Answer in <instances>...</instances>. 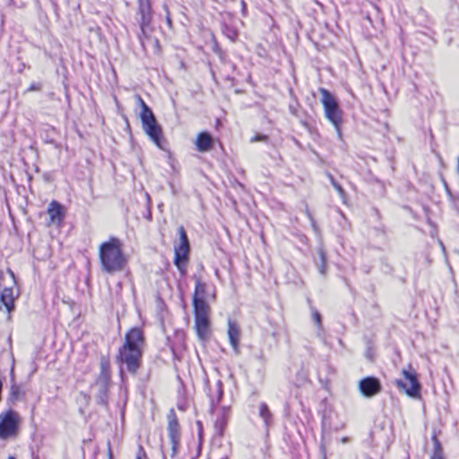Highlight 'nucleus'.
<instances>
[{
    "label": "nucleus",
    "mask_w": 459,
    "mask_h": 459,
    "mask_svg": "<svg viewBox=\"0 0 459 459\" xmlns=\"http://www.w3.org/2000/svg\"><path fill=\"white\" fill-rule=\"evenodd\" d=\"M144 335L142 329L134 327L125 335V342L119 348L117 360L125 365L127 371L135 375L141 366Z\"/></svg>",
    "instance_id": "f257e3e1"
},
{
    "label": "nucleus",
    "mask_w": 459,
    "mask_h": 459,
    "mask_svg": "<svg viewBox=\"0 0 459 459\" xmlns=\"http://www.w3.org/2000/svg\"><path fill=\"white\" fill-rule=\"evenodd\" d=\"M99 259L101 271L108 274L123 272L128 263L123 251V243L117 237H110L100 245Z\"/></svg>",
    "instance_id": "f03ea898"
},
{
    "label": "nucleus",
    "mask_w": 459,
    "mask_h": 459,
    "mask_svg": "<svg viewBox=\"0 0 459 459\" xmlns=\"http://www.w3.org/2000/svg\"><path fill=\"white\" fill-rule=\"evenodd\" d=\"M137 100L142 107L141 120L143 129L150 139L155 143L160 149L162 147V129L158 124L153 112L143 101L140 95H137Z\"/></svg>",
    "instance_id": "7ed1b4c3"
},
{
    "label": "nucleus",
    "mask_w": 459,
    "mask_h": 459,
    "mask_svg": "<svg viewBox=\"0 0 459 459\" xmlns=\"http://www.w3.org/2000/svg\"><path fill=\"white\" fill-rule=\"evenodd\" d=\"M322 104L326 118L333 125L338 136L341 138L342 111L334 97L325 88L320 89Z\"/></svg>",
    "instance_id": "20e7f679"
},
{
    "label": "nucleus",
    "mask_w": 459,
    "mask_h": 459,
    "mask_svg": "<svg viewBox=\"0 0 459 459\" xmlns=\"http://www.w3.org/2000/svg\"><path fill=\"white\" fill-rule=\"evenodd\" d=\"M194 279L195 280V287L193 296L194 309H211L208 302L210 299H215V287L202 281L199 277L194 276Z\"/></svg>",
    "instance_id": "39448f33"
},
{
    "label": "nucleus",
    "mask_w": 459,
    "mask_h": 459,
    "mask_svg": "<svg viewBox=\"0 0 459 459\" xmlns=\"http://www.w3.org/2000/svg\"><path fill=\"white\" fill-rule=\"evenodd\" d=\"M402 374L403 379H397L395 381L397 387L404 391L411 397H418L420 395V385L416 370L411 365H408L406 368L403 369Z\"/></svg>",
    "instance_id": "423d86ee"
},
{
    "label": "nucleus",
    "mask_w": 459,
    "mask_h": 459,
    "mask_svg": "<svg viewBox=\"0 0 459 459\" xmlns=\"http://www.w3.org/2000/svg\"><path fill=\"white\" fill-rule=\"evenodd\" d=\"M179 244L175 246L174 264L178 269L180 274L184 276L186 273V264L189 255V242L186 232L183 226L178 228Z\"/></svg>",
    "instance_id": "0eeeda50"
},
{
    "label": "nucleus",
    "mask_w": 459,
    "mask_h": 459,
    "mask_svg": "<svg viewBox=\"0 0 459 459\" xmlns=\"http://www.w3.org/2000/svg\"><path fill=\"white\" fill-rule=\"evenodd\" d=\"M20 423L19 414L13 411L0 414V439H8L15 437L18 434Z\"/></svg>",
    "instance_id": "6e6552de"
},
{
    "label": "nucleus",
    "mask_w": 459,
    "mask_h": 459,
    "mask_svg": "<svg viewBox=\"0 0 459 459\" xmlns=\"http://www.w3.org/2000/svg\"><path fill=\"white\" fill-rule=\"evenodd\" d=\"M210 311L211 309H194L195 329L201 341H206L210 336Z\"/></svg>",
    "instance_id": "1a4fd4ad"
},
{
    "label": "nucleus",
    "mask_w": 459,
    "mask_h": 459,
    "mask_svg": "<svg viewBox=\"0 0 459 459\" xmlns=\"http://www.w3.org/2000/svg\"><path fill=\"white\" fill-rule=\"evenodd\" d=\"M359 388L365 397H372L380 392L381 384L377 378L367 377L359 381Z\"/></svg>",
    "instance_id": "9d476101"
},
{
    "label": "nucleus",
    "mask_w": 459,
    "mask_h": 459,
    "mask_svg": "<svg viewBox=\"0 0 459 459\" xmlns=\"http://www.w3.org/2000/svg\"><path fill=\"white\" fill-rule=\"evenodd\" d=\"M168 435L169 440H180V427L174 409L168 414Z\"/></svg>",
    "instance_id": "9b49d317"
},
{
    "label": "nucleus",
    "mask_w": 459,
    "mask_h": 459,
    "mask_svg": "<svg viewBox=\"0 0 459 459\" xmlns=\"http://www.w3.org/2000/svg\"><path fill=\"white\" fill-rule=\"evenodd\" d=\"M139 13L141 14V30L143 33H145V30L151 24L152 18L151 4L148 0H139Z\"/></svg>",
    "instance_id": "f8f14e48"
},
{
    "label": "nucleus",
    "mask_w": 459,
    "mask_h": 459,
    "mask_svg": "<svg viewBox=\"0 0 459 459\" xmlns=\"http://www.w3.org/2000/svg\"><path fill=\"white\" fill-rule=\"evenodd\" d=\"M228 336L230 343L236 353L239 352L240 329L233 320L228 321Z\"/></svg>",
    "instance_id": "ddd939ff"
},
{
    "label": "nucleus",
    "mask_w": 459,
    "mask_h": 459,
    "mask_svg": "<svg viewBox=\"0 0 459 459\" xmlns=\"http://www.w3.org/2000/svg\"><path fill=\"white\" fill-rule=\"evenodd\" d=\"M111 373L109 363L104 359L100 362V372L97 379V385L101 386V390L105 393L108 390L110 384Z\"/></svg>",
    "instance_id": "4468645a"
},
{
    "label": "nucleus",
    "mask_w": 459,
    "mask_h": 459,
    "mask_svg": "<svg viewBox=\"0 0 459 459\" xmlns=\"http://www.w3.org/2000/svg\"><path fill=\"white\" fill-rule=\"evenodd\" d=\"M230 415V408L229 406H222L220 411L218 417L214 422V429L220 436L223 435L224 429L228 424V420Z\"/></svg>",
    "instance_id": "2eb2a0df"
},
{
    "label": "nucleus",
    "mask_w": 459,
    "mask_h": 459,
    "mask_svg": "<svg viewBox=\"0 0 459 459\" xmlns=\"http://www.w3.org/2000/svg\"><path fill=\"white\" fill-rule=\"evenodd\" d=\"M213 139L207 132L198 134L195 141L196 150L200 152H205L212 148Z\"/></svg>",
    "instance_id": "dca6fc26"
},
{
    "label": "nucleus",
    "mask_w": 459,
    "mask_h": 459,
    "mask_svg": "<svg viewBox=\"0 0 459 459\" xmlns=\"http://www.w3.org/2000/svg\"><path fill=\"white\" fill-rule=\"evenodd\" d=\"M48 213L49 215L51 222L53 223L60 224L64 220L63 207L56 201H52L49 204Z\"/></svg>",
    "instance_id": "f3484780"
},
{
    "label": "nucleus",
    "mask_w": 459,
    "mask_h": 459,
    "mask_svg": "<svg viewBox=\"0 0 459 459\" xmlns=\"http://www.w3.org/2000/svg\"><path fill=\"white\" fill-rule=\"evenodd\" d=\"M0 301L5 307V310L10 313L14 308V297L12 288H4L0 294Z\"/></svg>",
    "instance_id": "a211bd4d"
},
{
    "label": "nucleus",
    "mask_w": 459,
    "mask_h": 459,
    "mask_svg": "<svg viewBox=\"0 0 459 459\" xmlns=\"http://www.w3.org/2000/svg\"><path fill=\"white\" fill-rule=\"evenodd\" d=\"M259 417L264 420L266 429H269L273 423V418L271 411L265 403H260L258 405Z\"/></svg>",
    "instance_id": "6ab92c4d"
},
{
    "label": "nucleus",
    "mask_w": 459,
    "mask_h": 459,
    "mask_svg": "<svg viewBox=\"0 0 459 459\" xmlns=\"http://www.w3.org/2000/svg\"><path fill=\"white\" fill-rule=\"evenodd\" d=\"M179 442L180 440H169V448H165L164 446L161 447L162 449V457L163 459H175L178 447H179Z\"/></svg>",
    "instance_id": "aec40b11"
},
{
    "label": "nucleus",
    "mask_w": 459,
    "mask_h": 459,
    "mask_svg": "<svg viewBox=\"0 0 459 459\" xmlns=\"http://www.w3.org/2000/svg\"><path fill=\"white\" fill-rule=\"evenodd\" d=\"M214 394H211V406L213 409L215 403H219L223 395L222 382L218 380L214 386Z\"/></svg>",
    "instance_id": "412c9836"
},
{
    "label": "nucleus",
    "mask_w": 459,
    "mask_h": 459,
    "mask_svg": "<svg viewBox=\"0 0 459 459\" xmlns=\"http://www.w3.org/2000/svg\"><path fill=\"white\" fill-rule=\"evenodd\" d=\"M222 32L232 42L236 41L238 36V30L228 24H223Z\"/></svg>",
    "instance_id": "4be33fe9"
},
{
    "label": "nucleus",
    "mask_w": 459,
    "mask_h": 459,
    "mask_svg": "<svg viewBox=\"0 0 459 459\" xmlns=\"http://www.w3.org/2000/svg\"><path fill=\"white\" fill-rule=\"evenodd\" d=\"M318 255L320 256V264L318 266L319 273L321 274H325L326 272V255L324 249L320 248L318 249Z\"/></svg>",
    "instance_id": "5701e85b"
},
{
    "label": "nucleus",
    "mask_w": 459,
    "mask_h": 459,
    "mask_svg": "<svg viewBox=\"0 0 459 459\" xmlns=\"http://www.w3.org/2000/svg\"><path fill=\"white\" fill-rule=\"evenodd\" d=\"M328 178H329L330 182L333 185V186L339 193L340 196L343 197L345 195V192H344L343 188L342 187V186L335 181L334 178L331 174H328Z\"/></svg>",
    "instance_id": "b1692460"
},
{
    "label": "nucleus",
    "mask_w": 459,
    "mask_h": 459,
    "mask_svg": "<svg viewBox=\"0 0 459 459\" xmlns=\"http://www.w3.org/2000/svg\"><path fill=\"white\" fill-rule=\"evenodd\" d=\"M431 439H432L433 444H434L433 453H443L441 443L438 440L436 432L433 433V435L431 437Z\"/></svg>",
    "instance_id": "393cba45"
},
{
    "label": "nucleus",
    "mask_w": 459,
    "mask_h": 459,
    "mask_svg": "<svg viewBox=\"0 0 459 459\" xmlns=\"http://www.w3.org/2000/svg\"><path fill=\"white\" fill-rule=\"evenodd\" d=\"M308 220L310 221L311 222V227L313 228L314 231L316 233V234H319V228L312 215V213L310 212V211L308 210V208L307 207L306 208V211H305Z\"/></svg>",
    "instance_id": "a878e982"
},
{
    "label": "nucleus",
    "mask_w": 459,
    "mask_h": 459,
    "mask_svg": "<svg viewBox=\"0 0 459 459\" xmlns=\"http://www.w3.org/2000/svg\"><path fill=\"white\" fill-rule=\"evenodd\" d=\"M108 391L105 393L101 390V386H100L99 394L97 396L98 403L103 405H106L108 403Z\"/></svg>",
    "instance_id": "bb28decb"
},
{
    "label": "nucleus",
    "mask_w": 459,
    "mask_h": 459,
    "mask_svg": "<svg viewBox=\"0 0 459 459\" xmlns=\"http://www.w3.org/2000/svg\"><path fill=\"white\" fill-rule=\"evenodd\" d=\"M312 316H313V319H314L317 328L319 330H321L322 329V317H321L320 313L316 309L314 308L312 310Z\"/></svg>",
    "instance_id": "cd10ccee"
},
{
    "label": "nucleus",
    "mask_w": 459,
    "mask_h": 459,
    "mask_svg": "<svg viewBox=\"0 0 459 459\" xmlns=\"http://www.w3.org/2000/svg\"><path fill=\"white\" fill-rule=\"evenodd\" d=\"M20 395V388L16 385H13L11 387V396L13 399H17Z\"/></svg>",
    "instance_id": "c85d7f7f"
},
{
    "label": "nucleus",
    "mask_w": 459,
    "mask_h": 459,
    "mask_svg": "<svg viewBox=\"0 0 459 459\" xmlns=\"http://www.w3.org/2000/svg\"><path fill=\"white\" fill-rule=\"evenodd\" d=\"M268 137L264 134H256L251 138V143L258 142V141H266Z\"/></svg>",
    "instance_id": "c756f323"
},
{
    "label": "nucleus",
    "mask_w": 459,
    "mask_h": 459,
    "mask_svg": "<svg viewBox=\"0 0 459 459\" xmlns=\"http://www.w3.org/2000/svg\"><path fill=\"white\" fill-rule=\"evenodd\" d=\"M41 84L39 82H32L28 88V91H40Z\"/></svg>",
    "instance_id": "7c9ffc66"
},
{
    "label": "nucleus",
    "mask_w": 459,
    "mask_h": 459,
    "mask_svg": "<svg viewBox=\"0 0 459 459\" xmlns=\"http://www.w3.org/2000/svg\"><path fill=\"white\" fill-rule=\"evenodd\" d=\"M430 459H445L443 453H432Z\"/></svg>",
    "instance_id": "2f4dec72"
},
{
    "label": "nucleus",
    "mask_w": 459,
    "mask_h": 459,
    "mask_svg": "<svg viewBox=\"0 0 459 459\" xmlns=\"http://www.w3.org/2000/svg\"><path fill=\"white\" fill-rule=\"evenodd\" d=\"M196 425H197V428H198L199 437H202V433H203L202 422L200 420H197Z\"/></svg>",
    "instance_id": "473e14b6"
},
{
    "label": "nucleus",
    "mask_w": 459,
    "mask_h": 459,
    "mask_svg": "<svg viewBox=\"0 0 459 459\" xmlns=\"http://www.w3.org/2000/svg\"><path fill=\"white\" fill-rule=\"evenodd\" d=\"M164 9L166 10V13H167V14H168V15H167V22H168V24H169V26H171V24H172V21H171V19H170V17H169V14L168 6H167V5H164Z\"/></svg>",
    "instance_id": "72a5a7b5"
},
{
    "label": "nucleus",
    "mask_w": 459,
    "mask_h": 459,
    "mask_svg": "<svg viewBox=\"0 0 459 459\" xmlns=\"http://www.w3.org/2000/svg\"><path fill=\"white\" fill-rule=\"evenodd\" d=\"M241 5H242V13L244 15H246V12H247V5H246V3L244 0L241 1Z\"/></svg>",
    "instance_id": "f704fd0d"
},
{
    "label": "nucleus",
    "mask_w": 459,
    "mask_h": 459,
    "mask_svg": "<svg viewBox=\"0 0 459 459\" xmlns=\"http://www.w3.org/2000/svg\"><path fill=\"white\" fill-rule=\"evenodd\" d=\"M32 459H39V455L32 453Z\"/></svg>",
    "instance_id": "c9c22d12"
},
{
    "label": "nucleus",
    "mask_w": 459,
    "mask_h": 459,
    "mask_svg": "<svg viewBox=\"0 0 459 459\" xmlns=\"http://www.w3.org/2000/svg\"><path fill=\"white\" fill-rule=\"evenodd\" d=\"M446 189L447 193L450 194V190L446 185Z\"/></svg>",
    "instance_id": "e433bc0d"
},
{
    "label": "nucleus",
    "mask_w": 459,
    "mask_h": 459,
    "mask_svg": "<svg viewBox=\"0 0 459 459\" xmlns=\"http://www.w3.org/2000/svg\"><path fill=\"white\" fill-rule=\"evenodd\" d=\"M440 246H441L442 249L444 250V249H445V247H444V245H443V243H442V242H440Z\"/></svg>",
    "instance_id": "4c0bfd02"
},
{
    "label": "nucleus",
    "mask_w": 459,
    "mask_h": 459,
    "mask_svg": "<svg viewBox=\"0 0 459 459\" xmlns=\"http://www.w3.org/2000/svg\"><path fill=\"white\" fill-rule=\"evenodd\" d=\"M109 459H112L111 451H109Z\"/></svg>",
    "instance_id": "58836bf2"
},
{
    "label": "nucleus",
    "mask_w": 459,
    "mask_h": 459,
    "mask_svg": "<svg viewBox=\"0 0 459 459\" xmlns=\"http://www.w3.org/2000/svg\"><path fill=\"white\" fill-rule=\"evenodd\" d=\"M8 459H15V457L11 455V456H9Z\"/></svg>",
    "instance_id": "ea45409f"
},
{
    "label": "nucleus",
    "mask_w": 459,
    "mask_h": 459,
    "mask_svg": "<svg viewBox=\"0 0 459 459\" xmlns=\"http://www.w3.org/2000/svg\"><path fill=\"white\" fill-rule=\"evenodd\" d=\"M221 459H227V458L225 457V458H221Z\"/></svg>",
    "instance_id": "a19ab883"
},
{
    "label": "nucleus",
    "mask_w": 459,
    "mask_h": 459,
    "mask_svg": "<svg viewBox=\"0 0 459 459\" xmlns=\"http://www.w3.org/2000/svg\"><path fill=\"white\" fill-rule=\"evenodd\" d=\"M137 459H141L140 457H137Z\"/></svg>",
    "instance_id": "79ce46f5"
}]
</instances>
